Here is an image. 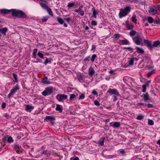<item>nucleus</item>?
<instances>
[{
  "label": "nucleus",
  "mask_w": 160,
  "mask_h": 160,
  "mask_svg": "<svg viewBox=\"0 0 160 160\" xmlns=\"http://www.w3.org/2000/svg\"><path fill=\"white\" fill-rule=\"evenodd\" d=\"M90 56H88L86 57V58H85L84 59V61H89L90 60Z\"/></svg>",
  "instance_id": "59"
},
{
  "label": "nucleus",
  "mask_w": 160,
  "mask_h": 160,
  "mask_svg": "<svg viewBox=\"0 0 160 160\" xmlns=\"http://www.w3.org/2000/svg\"><path fill=\"white\" fill-rule=\"evenodd\" d=\"M46 59L45 61L43 62V64L46 65L48 63H51V61L52 59L50 58H47V57L45 58Z\"/></svg>",
  "instance_id": "20"
},
{
  "label": "nucleus",
  "mask_w": 160,
  "mask_h": 160,
  "mask_svg": "<svg viewBox=\"0 0 160 160\" xmlns=\"http://www.w3.org/2000/svg\"><path fill=\"white\" fill-rule=\"evenodd\" d=\"M54 157L55 158V159L56 160H60L61 159V157L57 154Z\"/></svg>",
  "instance_id": "46"
},
{
  "label": "nucleus",
  "mask_w": 160,
  "mask_h": 160,
  "mask_svg": "<svg viewBox=\"0 0 160 160\" xmlns=\"http://www.w3.org/2000/svg\"><path fill=\"white\" fill-rule=\"evenodd\" d=\"M153 22L154 24H158L160 23V21H159V18L157 19H155V20H153Z\"/></svg>",
  "instance_id": "48"
},
{
  "label": "nucleus",
  "mask_w": 160,
  "mask_h": 160,
  "mask_svg": "<svg viewBox=\"0 0 160 160\" xmlns=\"http://www.w3.org/2000/svg\"><path fill=\"white\" fill-rule=\"evenodd\" d=\"M92 94L95 95H96L98 94V92L95 90H93L92 92Z\"/></svg>",
  "instance_id": "62"
},
{
  "label": "nucleus",
  "mask_w": 160,
  "mask_h": 160,
  "mask_svg": "<svg viewBox=\"0 0 160 160\" xmlns=\"http://www.w3.org/2000/svg\"><path fill=\"white\" fill-rule=\"evenodd\" d=\"M131 20L134 23H136L137 20L136 19V16L135 15L132 16L131 18Z\"/></svg>",
  "instance_id": "29"
},
{
  "label": "nucleus",
  "mask_w": 160,
  "mask_h": 160,
  "mask_svg": "<svg viewBox=\"0 0 160 160\" xmlns=\"http://www.w3.org/2000/svg\"><path fill=\"white\" fill-rule=\"evenodd\" d=\"M6 107V103L5 102H3L2 105V108L4 109Z\"/></svg>",
  "instance_id": "63"
},
{
  "label": "nucleus",
  "mask_w": 160,
  "mask_h": 160,
  "mask_svg": "<svg viewBox=\"0 0 160 160\" xmlns=\"http://www.w3.org/2000/svg\"><path fill=\"white\" fill-rule=\"evenodd\" d=\"M145 106H147L148 108H152L153 107V105L150 103L146 104H145Z\"/></svg>",
  "instance_id": "52"
},
{
  "label": "nucleus",
  "mask_w": 160,
  "mask_h": 160,
  "mask_svg": "<svg viewBox=\"0 0 160 160\" xmlns=\"http://www.w3.org/2000/svg\"><path fill=\"white\" fill-rule=\"evenodd\" d=\"M76 97V96L74 94H70L69 98L70 101H71L72 100H74Z\"/></svg>",
  "instance_id": "31"
},
{
  "label": "nucleus",
  "mask_w": 160,
  "mask_h": 160,
  "mask_svg": "<svg viewBox=\"0 0 160 160\" xmlns=\"http://www.w3.org/2000/svg\"><path fill=\"white\" fill-rule=\"evenodd\" d=\"M149 12L151 14L153 15H155L157 12V10L154 9L152 8H151L149 11Z\"/></svg>",
  "instance_id": "18"
},
{
  "label": "nucleus",
  "mask_w": 160,
  "mask_h": 160,
  "mask_svg": "<svg viewBox=\"0 0 160 160\" xmlns=\"http://www.w3.org/2000/svg\"><path fill=\"white\" fill-rule=\"evenodd\" d=\"M14 150L17 153L20 154L22 152L23 149L21 146H19L18 144L14 145Z\"/></svg>",
  "instance_id": "7"
},
{
  "label": "nucleus",
  "mask_w": 160,
  "mask_h": 160,
  "mask_svg": "<svg viewBox=\"0 0 160 160\" xmlns=\"http://www.w3.org/2000/svg\"><path fill=\"white\" fill-rule=\"evenodd\" d=\"M94 104L97 106H99L100 105L99 102L97 100H95L94 101Z\"/></svg>",
  "instance_id": "56"
},
{
  "label": "nucleus",
  "mask_w": 160,
  "mask_h": 160,
  "mask_svg": "<svg viewBox=\"0 0 160 160\" xmlns=\"http://www.w3.org/2000/svg\"><path fill=\"white\" fill-rule=\"evenodd\" d=\"M38 55L41 58L45 59L46 57H44V55L41 52H39L38 53Z\"/></svg>",
  "instance_id": "32"
},
{
  "label": "nucleus",
  "mask_w": 160,
  "mask_h": 160,
  "mask_svg": "<svg viewBox=\"0 0 160 160\" xmlns=\"http://www.w3.org/2000/svg\"><path fill=\"white\" fill-rule=\"evenodd\" d=\"M78 79L80 81V80H83V76L81 75V74H80L78 77Z\"/></svg>",
  "instance_id": "55"
},
{
  "label": "nucleus",
  "mask_w": 160,
  "mask_h": 160,
  "mask_svg": "<svg viewBox=\"0 0 160 160\" xmlns=\"http://www.w3.org/2000/svg\"><path fill=\"white\" fill-rule=\"evenodd\" d=\"M143 118V116L142 115H138L136 118V119L138 120H142Z\"/></svg>",
  "instance_id": "53"
},
{
  "label": "nucleus",
  "mask_w": 160,
  "mask_h": 160,
  "mask_svg": "<svg viewBox=\"0 0 160 160\" xmlns=\"http://www.w3.org/2000/svg\"><path fill=\"white\" fill-rule=\"evenodd\" d=\"M97 57V55L96 54H93L92 56V58L91 59V61L92 62H94L95 59Z\"/></svg>",
  "instance_id": "47"
},
{
  "label": "nucleus",
  "mask_w": 160,
  "mask_h": 160,
  "mask_svg": "<svg viewBox=\"0 0 160 160\" xmlns=\"http://www.w3.org/2000/svg\"><path fill=\"white\" fill-rule=\"evenodd\" d=\"M53 91V88L52 87L46 88L45 90L42 92V95L44 96H46L51 95Z\"/></svg>",
  "instance_id": "4"
},
{
  "label": "nucleus",
  "mask_w": 160,
  "mask_h": 160,
  "mask_svg": "<svg viewBox=\"0 0 160 160\" xmlns=\"http://www.w3.org/2000/svg\"><path fill=\"white\" fill-rule=\"evenodd\" d=\"M64 20L67 21V22L69 23H70V22H71L72 21V20L71 18L68 17V18H64Z\"/></svg>",
  "instance_id": "41"
},
{
  "label": "nucleus",
  "mask_w": 160,
  "mask_h": 160,
  "mask_svg": "<svg viewBox=\"0 0 160 160\" xmlns=\"http://www.w3.org/2000/svg\"><path fill=\"white\" fill-rule=\"evenodd\" d=\"M110 124L114 128H118L120 126V123L119 122H115L113 124L112 122H111Z\"/></svg>",
  "instance_id": "10"
},
{
  "label": "nucleus",
  "mask_w": 160,
  "mask_h": 160,
  "mask_svg": "<svg viewBox=\"0 0 160 160\" xmlns=\"http://www.w3.org/2000/svg\"><path fill=\"white\" fill-rule=\"evenodd\" d=\"M105 138V137L102 138L99 141L98 143L101 146L104 145V142Z\"/></svg>",
  "instance_id": "26"
},
{
  "label": "nucleus",
  "mask_w": 160,
  "mask_h": 160,
  "mask_svg": "<svg viewBox=\"0 0 160 160\" xmlns=\"http://www.w3.org/2000/svg\"><path fill=\"white\" fill-rule=\"evenodd\" d=\"M141 97H143V100L145 101L150 100L149 98V95L148 92H146L145 94L143 93Z\"/></svg>",
  "instance_id": "11"
},
{
  "label": "nucleus",
  "mask_w": 160,
  "mask_h": 160,
  "mask_svg": "<svg viewBox=\"0 0 160 160\" xmlns=\"http://www.w3.org/2000/svg\"><path fill=\"white\" fill-rule=\"evenodd\" d=\"M123 49H127V50H128V51H131V52H133V49L130 47H124L123 48Z\"/></svg>",
  "instance_id": "50"
},
{
  "label": "nucleus",
  "mask_w": 160,
  "mask_h": 160,
  "mask_svg": "<svg viewBox=\"0 0 160 160\" xmlns=\"http://www.w3.org/2000/svg\"><path fill=\"white\" fill-rule=\"evenodd\" d=\"M8 142L9 143L13 142L14 141V140L12 138V137L10 136H8Z\"/></svg>",
  "instance_id": "28"
},
{
  "label": "nucleus",
  "mask_w": 160,
  "mask_h": 160,
  "mask_svg": "<svg viewBox=\"0 0 160 160\" xmlns=\"http://www.w3.org/2000/svg\"><path fill=\"white\" fill-rule=\"evenodd\" d=\"M19 88L18 85V84H17L15 88H13L12 89L16 92L19 89Z\"/></svg>",
  "instance_id": "51"
},
{
  "label": "nucleus",
  "mask_w": 160,
  "mask_h": 160,
  "mask_svg": "<svg viewBox=\"0 0 160 160\" xmlns=\"http://www.w3.org/2000/svg\"><path fill=\"white\" fill-rule=\"evenodd\" d=\"M119 152L122 155H124L125 154V152L124 149H120L119 150Z\"/></svg>",
  "instance_id": "44"
},
{
  "label": "nucleus",
  "mask_w": 160,
  "mask_h": 160,
  "mask_svg": "<svg viewBox=\"0 0 160 160\" xmlns=\"http://www.w3.org/2000/svg\"><path fill=\"white\" fill-rule=\"evenodd\" d=\"M120 35L118 34H115L114 35V40H117L120 37Z\"/></svg>",
  "instance_id": "35"
},
{
  "label": "nucleus",
  "mask_w": 160,
  "mask_h": 160,
  "mask_svg": "<svg viewBox=\"0 0 160 160\" xmlns=\"http://www.w3.org/2000/svg\"><path fill=\"white\" fill-rule=\"evenodd\" d=\"M154 72V70H152L151 72H148L147 75V76L148 77H150L152 74Z\"/></svg>",
  "instance_id": "43"
},
{
  "label": "nucleus",
  "mask_w": 160,
  "mask_h": 160,
  "mask_svg": "<svg viewBox=\"0 0 160 160\" xmlns=\"http://www.w3.org/2000/svg\"><path fill=\"white\" fill-rule=\"evenodd\" d=\"M134 60H137L138 59L135 58H130L129 60L128 61V65H132L133 64V62Z\"/></svg>",
  "instance_id": "14"
},
{
  "label": "nucleus",
  "mask_w": 160,
  "mask_h": 160,
  "mask_svg": "<svg viewBox=\"0 0 160 160\" xmlns=\"http://www.w3.org/2000/svg\"><path fill=\"white\" fill-rule=\"evenodd\" d=\"M8 136H7L4 137L2 138V141L4 142H8Z\"/></svg>",
  "instance_id": "57"
},
{
  "label": "nucleus",
  "mask_w": 160,
  "mask_h": 160,
  "mask_svg": "<svg viewBox=\"0 0 160 160\" xmlns=\"http://www.w3.org/2000/svg\"><path fill=\"white\" fill-rule=\"evenodd\" d=\"M142 92H146V85L145 84H144L142 85Z\"/></svg>",
  "instance_id": "54"
},
{
  "label": "nucleus",
  "mask_w": 160,
  "mask_h": 160,
  "mask_svg": "<svg viewBox=\"0 0 160 160\" xmlns=\"http://www.w3.org/2000/svg\"><path fill=\"white\" fill-rule=\"evenodd\" d=\"M91 24L92 25L96 26L97 24V22L93 20L91 22Z\"/></svg>",
  "instance_id": "58"
},
{
  "label": "nucleus",
  "mask_w": 160,
  "mask_h": 160,
  "mask_svg": "<svg viewBox=\"0 0 160 160\" xmlns=\"http://www.w3.org/2000/svg\"><path fill=\"white\" fill-rule=\"evenodd\" d=\"M131 8L129 6L125 7L124 9H121L119 13V17L120 18L126 16L130 12Z\"/></svg>",
  "instance_id": "3"
},
{
  "label": "nucleus",
  "mask_w": 160,
  "mask_h": 160,
  "mask_svg": "<svg viewBox=\"0 0 160 160\" xmlns=\"http://www.w3.org/2000/svg\"><path fill=\"white\" fill-rule=\"evenodd\" d=\"M75 4V3L74 2H69L67 5V7H68V8L73 7L74 6Z\"/></svg>",
  "instance_id": "40"
},
{
  "label": "nucleus",
  "mask_w": 160,
  "mask_h": 160,
  "mask_svg": "<svg viewBox=\"0 0 160 160\" xmlns=\"http://www.w3.org/2000/svg\"><path fill=\"white\" fill-rule=\"evenodd\" d=\"M154 7L157 9L160 10V5H155Z\"/></svg>",
  "instance_id": "61"
},
{
  "label": "nucleus",
  "mask_w": 160,
  "mask_h": 160,
  "mask_svg": "<svg viewBox=\"0 0 160 160\" xmlns=\"http://www.w3.org/2000/svg\"><path fill=\"white\" fill-rule=\"evenodd\" d=\"M49 18V17L48 16H46L45 17H42V21L43 22H46L48 19Z\"/></svg>",
  "instance_id": "38"
},
{
  "label": "nucleus",
  "mask_w": 160,
  "mask_h": 160,
  "mask_svg": "<svg viewBox=\"0 0 160 160\" xmlns=\"http://www.w3.org/2000/svg\"><path fill=\"white\" fill-rule=\"evenodd\" d=\"M126 27L128 30H131L134 28V26L133 25H130L129 24H127L126 25Z\"/></svg>",
  "instance_id": "33"
},
{
  "label": "nucleus",
  "mask_w": 160,
  "mask_h": 160,
  "mask_svg": "<svg viewBox=\"0 0 160 160\" xmlns=\"http://www.w3.org/2000/svg\"><path fill=\"white\" fill-rule=\"evenodd\" d=\"M74 11L75 12L78 13L81 16H83L84 14V11L83 10L79 11L77 10H74Z\"/></svg>",
  "instance_id": "24"
},
{
  "label": "nucleus",
  "mask_w": 160,
  "mask_h": 160,
  "mask_svg": "<svg viewBox=\"0 0 160 160\" xmlns=\"http://www.w3.org/2000/svg\"><path fill=\"white\" fill-rule=\"evenodd\" d=\"M135 49L136 50V52L139 54H143L144 52V50L142 49V48H140L139 47H136Z\"/></svg>",
  "instance_id": "13"
},
{
  "label": "nucleus",
  "mask_w": 160,
  "mask_h": 160,
  "mask_svg": "<svg viewBox=\"0 0 160 160\" xmlns=\"http://www.w3.org/2000/svg\"><path fill=\"white\" fill-rule=\"evenodd\" d=\"M153 66L152 64L146 65L145 67V68L148 69H151L153 68Z\"/></svg>",
  "instance_id": "39"
},
{
  "label": "nucleus",
  "mask_w": 160,
  "mask_h": 160,
  "mask_svg": "<svg viewBox=\"0 0 160 160\" xmlns=\"http://www.w3.org/2000/svg\"><path fill=\"white\" fill-rule=\"evenodd\" d=\"M57 21L59 24H62L63 23H64V21H63V19L62 18H60L59 17H57Z\"/></svg>",
  "instance_id": "23"
},
{
  "label": "nucleus",
  "mask_w": 160,
  "mask_h": 160,
  "mask_svg": "<svg viewBox=\"0 0 160 160\" xmlns=\"http://www.w3.org/2000/svg\"><path fill=\"white\" fill-rule=\"evenodd\" d=\"M56 110L57 111H58L60 112H62V108L61 107V106L60 105L57 104L56 106Z\"/></svg>",
  "instance_id": "19"
},
{
  "label": "nucleus",
  "mask_w": 160,
  "mask_h": 160,
  "mask_svg": "<svg viewBox=\"0 0 160 160\" xmlns=\"http://www.w3.org/2000/svg\"><path fill=\"white\" fill-rule=\"evenodd\" d=\"M42 82L43 83L47 84H50L52 83V82L48 80V78L46 77L42 79Z\"/></svg>",
  "instance_id": "16"
},
{
  "label": "nucleus",
  "mask_w": 160,
  "mask_h": 160,
  "mask_svg": "<svg viewBox=\"0 0 160 160\" xmlns=\"http://www.w3.org/2000/svg\"><path fill=\"white\" fill-rule=\"evenodd\" d=\"M15 92L12 89L11 90L8 96V98H10L12 95H13L15 93Z\"/></svg>",
  "instance_id": "34"
},
{
  "label": "nucleus",
  "mask_w": 160,
  "mask_h": 160,
  "mask_svg": "<svg viewBox=\"0 0 160 160\" xmlns=\"http://www.w3.org/2000/svg\"><path fill=\"white\" fill-rule=\"evenodd\" d=\"M136 33L137 32L136 31L131 30L129 32V35L131 37H132L136 34V36L134 38H132L133 42L137 45H141L142 46H143V44L142 42V38L140 37L138 33L137 34H136Z\"/></svg>",
  "instance_id": "1"
},
{
  "label": "nucleus",
  "mask_w": 160,
  "mask_h": 160,
  "mask_svg": "<svg viewBox=\"0 0 160 160\" xmlns=\"http://www.w3.org/2000/svg\"><path fill=\"white\" fill-rule=\"evenodd\" d=\"M148 22L150 23H151L153 22V19L151 17H149L147 19Z\"/></svg>",
  "instance_id": "36"
},
{
  "label": "nucleus",
  "mask_w": 160,
  "mask_h": 160,
  "mask_svg": "<svg viewBox=\"0 0 160 160\" xmlns=\"http://www.w3.org/2000/svg\"><path fill=\"white\" fill-rule=\"evenodd\" d=\"M148 124L149 125H152L154 124L153 121L151 119H149L148 120Z\"/></svg>",
  "instance_id": "49"
},
{
  "label": "nucleus",
  "mask_w": 160,
  "mask_h": 160,
  "mask_svg": "<svg viewBox=\"0 0 160 160\" xmlns=\"http://www.w3.org/2000/svg\"><path fill=\"white\" fill-rule=\"evenodd\" d=\"M85 95L84 94H82L79 97V99H83L85 98Z\"/></svg>",
  "instance_id": "60"
},
{
  "label": "nucleus",
  "mask_w": 160,
  "mask_h": 160,
  "mask_svg": "<svg viewBox=\"0 0 160 160\" xmlns=\"http://www.w3.org/2000/svg\"><path fill=\"white\" fill-rule=\"evenodd\" d=\"M121 41L122 42V43L123 45L128 44V40L126 39L122 40Z\"/></svg>",
  "instance_id": "37"
},
{
  "label": "nucleus",
  "mask_w": 160,
  "mask_h": 160,
  "mask_svg": "<svg viewBox=\"0 0 160 160\" xmlns=\"http://www.w3.org/2000/svg\"><path fill=\"white\" fill-rule=\"evenodd\" d=\"M47 12H48V14L52 16H53V13L51 10V9L49 7L47 9Z\"/></svg>",
  "instance_id": "30"
},
{
  "label": "nucleus",
  "mask_w": 160,
  "mask_h": 160,
  "mask_svg": "<svg viewBox=\"0 0 160 160\" xmlns=\"http://www.w3.org/2000/svg\"><path fill=\"white\" fill-rule=\"evenodd\" d=\"M8 29L6 27L3 28L2 29H0V32L4 34L5 35H6V33L8 31Z\"/></svg>",
  "instance_id": "22"
},
{
  "label": "nucleus",
  "mask_w": 160,
  "mask_h": 160,
  "mask_svg": "<svg viewBox=\"0 0 160 160\" xmlns=\"http://www.w3.org/2000/svg\"><path fill=\"white\" fill-rule=\"evenodd\" d=\"M160 44V42L157 40L153 42V44H152V48L153 47H157Z\"/></svg>",
  "instance_id": "25"
},
{
  "label": "nucleus",
  "mask_w": 160,
  "mask_h": 160,
  "mask_svg": "<svg viewBox=\"0 0 160 160\" xmlns=\"http://www.w3.org/2000/svg\"><path fill=\"white\" fill-rule=\"evenodd\" d=\"M143 42L145 43V45L148 47V48L149 50H152V42L151 41L144 39L143 40Z\"/></svg>",
  "instance_id": "8"
},
{
  "label": "nucleus",
  "mask_w": 160,
  "mask_h": 160,
  "mask_svg": "<svg viewBox=\"0 0 160 160\" xmlns=\"http://www.w3.org/2000/svg\"><path fill=\"white\" fill-rule=\"evenodd\" d=\"M12 75L14 78L15 79V82H18V79L17 75L14 73H13Z\"/></svg>",
  "instance_id": "45"
},
{
  "label": "nucleus",
  "mask_w": 160,
  "mask_h": 160,
  "mask_svg": "<svg viewBox=\"0 0 160 160\" xmlns=\"http://www.w3.org/2000/svg\"><path fill=\"white\" fill-rule=\"evenodd\" d=\"M79 158L78 157H76L74 158H71V160H79Z\"/></svg>",
  "instance_id": "64"
},
{
  "label": "nucleus",
  "mask_w": 160,
  "mask_h": 160,
  "mask_svg": "<svg viewBox=\"0 0 160 160\" xmlns=\"http://www.w3.org/2000/svg\"><path fill=\"white\" fill-rule=\"evenodd\" d=\"M38 51L37 48H34L33 50V52L32 53V58H36L37 56V53Z\"/></svg>",
  "instance_id": "21"
},
{
  "label": "nucleus",
  "mask_w": 160,
  "mask_h": 160,
  "mask_svg": "<svg viewBox=\"0 0 160 160\" xmlns=\"http://www.w3.org/2000/svg\"><path fill=\"white\" fill-rule=\"evenodd\" d=\"M11 11V13L12 16L21 18H27V15L22 11L20 10L12 9Z\"/></svg>",
  "instance_id": "2"
},
{
  "label": "nucleus",
  "mask_w": 160,
  "mask_h": 160,
  "mask_svg": "<svg viewBox=\"0 0 160 160\" xmlns=\"http://www.w3.org/2000/svg\"><path fill=\"white\" fill-rule=\"evenodd\" d=\"M98 14V11H96V10H94L93 11V17L96 18H97L96 15Z\"/></svg>",
  "instance_id": "42"
},
{
  "label": "nucleus",
  "mask_w": 160,
  "mask_h": 160,
  "mask_svg": "<svg viewBox=\"0 0 160 160\" xmlns=\"http://www.w3.org/2000/svg\"><path fill=\"white\" fill-rule=\"evenodd\" d=\"M108 92L111 95H115L117 96L120 95L116 89H112L109 88L108 91Z\"/></svg>",
  "instance_id": "9"
},
{
  "label": "nucleus",
  "mask_w": 160,
  "mask_h": 160,
  "mask_svg": "<svg viewBox=\"0 0 160 160\" xmlns=\"http://www.w3.org/2000/svg\"><path fill=\"white\" fill-rule=\"evenodd\" d=\"M95 72V71L93 68L90 67L88 69V74L90 76L93 75Z\"/></svg>",
  "instance_id": "12"
},
{
  "label": "nucleus",
  "mask_w": 160,
  "mask_h": 160,
  "mask_svg": "<svg viewBox=\"0 0 160 160\" xmlns=\"http://www.w3.org/2000/svg\"><path fill=\"white\" fill-rule=\"evenodd\" d=\"M44 120L46 122L50 121V123L49 124L52 126L55 123L54 121L55 120V117L52 116H46L44 119Z\"/></svg>",
  "instance_id": "5"
},
{
  "label": "nucleus",
  "mask_w": 160,
  "mask_h": 160,
  "mask_svg": "<svg viewBox=\"0 0 160 160\" xmlns=\"http://www.w3.org/2000/svg\"><path fill=\"white\" fill-rule=\"evenodd\" d=\"M41 6L43 9H46L48 8V6L44 3H40Z\"/></svg>",
  "instance_id": "27"
},
{
  "label": "nucleus",
  "mask_w": 160,
  "mask_h": 160,
  "mask_svg": "<svg viewBox=\"0 0 160 160\" xmlns=\"http://www.w3.org/2000/svg\"><path fill=\"white\" fill-rule=\"evenodd\" d=\"M34 108V107L29 105L26 106L25 110L27 111L30 112L31 111L33 110Z\"/></svg>",
  "instance_id": "17"
},
{
  "label": "nucleus",
  "mask_w": 160,
  "mask_h": 160,
  "mask_svg": "<svg viewBox=\"0 0 160 160\" xmlns=\"http://www.w3.org/2000/svg\"><path fill=\"white\" fill-rule=\"evenodd\" d=\"M67 98L68 96L65 94H59L56 96V99L59 102H62Z\"/></svg>",
  "instance_id": "6"
},
{
  "label": "nucleus",
  "mask_w": 160,
  "mask_h": 160,
  "mask_svg": "<svg viewBox=\"0 0 160 160\" xmlns=\"http://www.w3.org/2000/svg\"><path fill=\"white\" fill-rule=\"evenodd\" d=\"M1 13L4 14H7L8 13H11V9L9 10L5 9H2L0 10Z\"/></svg>",
  "instance_id": "15"
}]
</instances>
